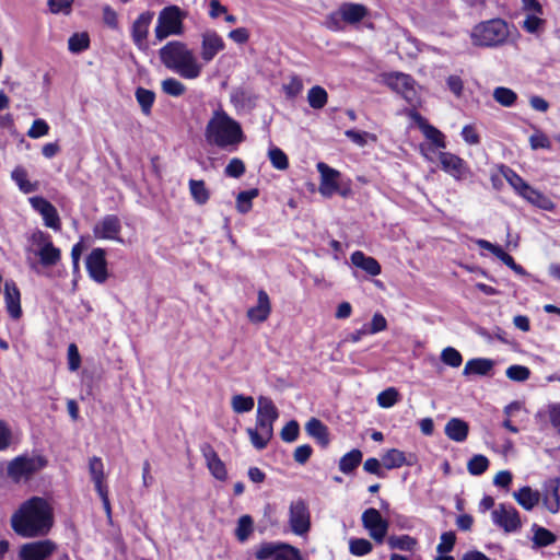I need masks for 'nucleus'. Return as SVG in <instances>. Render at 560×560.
<instances>
[{
    "mask_svg": "<svg viewBox=\"0 0 560 560\" xmlns=\"http://www.w3.org/2000/svg\"><path fill=\"white\" fill-rule=\"evenodd\" d=\"M52 524V508L47 500L39 497H33L23 502L11 516L12 529L27 538L46 535Z\"/></svg>",
    "mask_w": 560,
    "mask_h": 560,
    "instance_id": "1",
    "label": "nucleus"
},
{
    "mask_svg": "<svg viewBox=\"0 0 560 560\" xmlns=\"http://www.w3.org/2000/svg\"><path fill=\"white\" fill-rule=\"evenodd\" d=\"M205 138L208 144L233 152L244 141L245 136L241 124L222 107H218L206 125Z\"/></svg>",
    "mask_w": 560,
    "mask_h": 560,
    "instance_id": "2",
    "label": "nucleus"
},
{
    "mask_svg": "<svg viewBox=\"0 0 560 560\" xmlns=\"http://www.w3.org/2000/svg\"><path fill=\"white\" fill-rule=\"evenodd\" d=\"M161 62L170 70L178 73L182 78L194 80L202 71L192 50L179 40H172L159 50Z\"/></svg>",
    "mask_w": 560,
    "mask_h": 560,
    "instance_id": "3",
    "label": "nucleus"
},
{
    "mask_svg": "<svg viewBox=\"0 0 560 560\" xmlns=\"http://www.w3.org/2000/svg\"><path fill=\"white\" fill-rule=\"evenodd\" d=\"M509 34V26L504 20L491 19L475 25L470 38L475 46L495 47L504 44Z\"/></svg>",
    "mask_w": 560,
    "mask_h": 560,
    "instance_id": "4",
    "label": "nucleus"
},
{
    "mask_svg": "<svg viewBox=\"0 0 560 560\" xmlns=\"http://www.w3.org/2000/svg\"><path fill=\"white\" fill-rule=\"evenodd\" d=\"M187 18V12L177 5L163 8L158 18L154 28L158 40H163L171 35H182L184 33L183 21Z\"/></svg>",
    "mask_w": 560,
    "mask_h": 560,
    "instance_id": "5",
    "label": "nucleus"
},
{
    "mask_svg": "<svg viewBox=\"0 0 560 560\" xmlns=\"http://www.w3.org/2000/svg\"><path fill=\"white\" fill-rule=\"evenodd\" d=\"M46 465V460L38 455H21L9 462L7 472L14 482L28 480L34 474L39 471Z\"/></svg>",
    "mask_w": 560,
    "mask_h": 560,
    "instance_id": "6",
    "label": "nucleus"
},
{
    "mask_svg": "<svg viewBox=\"0 0 560 560\" xmlns=\"http://www.w3.org/2000/svg\"><path fill=\"white\" fill-rule=\"evenodd\" d=\"M383 82L393 91L400 94L409 104L418 102L416 81L406 73L390 72L383 74Z\"/></svg>",
    "mask_w": 560,
    "mask_h": 560,
    "instance_id": "7",
    "label": "nucleus"
},
{
    "mask_svg": "<svg viewBox=\"0 0 560 560\" xmlns=\"http://www.w3.org/2000/svg\"><path fill=\"white\" fill-rule=\"evenodd\" d=\"M491 518L494 525L502 528L505 533H515L522 527V521L518 511L504 503L495 506L491 512Z\"/></svg>",
    "mask_w": 560,
    "mask_h": 560,
    "instance_id": "8",
    "label": "nucleus"
},
{
    "mask_svg": "<svg viewBox=\"0 0 560 560\" xmlns=\"http://www.w3.org/2000/svg\"><path fill=\"white\" fill-rule=\"evenodd\" d=\"M361 520L370 537L377 544H382L388 532V521L383 518L380 511L374 508L366 509L362 513Z\"/></svg>",
    "mask_w": 560,
    "mask_h": 560,
    "instance_id": "9",
    "label": "nucleus"
},
{
    "mask_svg": "<svg viewBox=\"0 0 560 560\" xmlns=\"http://www.w3.org/2000/svg\"><path fill=\"white\" fill-rule=\"evenodd\" d=\"M57 550V545L50 539L23 544L18 552L20 560H47Z\"/></svg>",
    "mask_w": 560,
    "mask_h": 560,
    "instance_id": "10",
    "label": "nucleus"
},
{
    "mask_svg": "<svg viewBox=\"0 0 560 560\" xmlns=\"http://www.w3.org/2000/svg\"><path fill=\"white\" fill-rule=\"evenodd\" d=\"M289 524L295 535H305L311 527V515L303 500L293 501L289 508Z\"/></svg>",
    "mask_w": 560,
    "mask_h": 560,
    "instance_id": "11",
    "label": "nucleus"
},
{
    "mask_svg": "<svg viewBox=\"0 0 560 560\" xmlns=\"http://www.w3.org/2000/svg\"><path fill=\"white\" fill-rule=\"evenodd\" d=\"M439 161L442 170L457 182L466 180L471 176L467 163L451 152H440Z\"/></svg>",
    "mask_w": 560,
    "mask_h": 560,
    "instance_id": "12",
    "label": "nucleus"
},
{
    "mask_svg": "<svg viewBox=\"0 0 560 560\" xmlns=\"http://www.w3.org/2000/svg\"><path fill=\"white\" fill-rule=\"evenodd\" d=\"M316 168L320 174L319 192L324 197H331L334 194H341L346 196V191H340L339 177L340 172L330 167L324 162H318Z\"/></svg>",
    "mask_w": 560,
    "mask_h": 560,
    "instance_id": "13",
    "label": "nucleus"
},
{
    "mask_svg": "<svg viewBox=\"0 0 560 560\" xmlns=\"http://www.w3.org/2000/svg\"><path fill=\"white\" fill-rule=\"evenodd\" d=\"M279 411L269 397L260 396L257 404L256 428L273 433V422Z\"/></svg>",
    "mask_w": 560,
    "mask_h": 560,
    "instance_id": "14",
    "label": "nucleus"
},
{
    "mask_svg": "<svg viewBox=\"0 0 560 560\" xmlns=\"http://www.w3.org/2000/svg\"><path fill=\"white\" fill-rule=\"evenodd\" d=\"M121 222L115 214L103 217L93 228V234L97 240L116 241L122 243L120 237Z\"/></svg>",
    "mask_w": 560,
    "mask_h": 560,
    "instance_id": "15",
    "label": "nucleus"
},
{
    "mask_svg": "<svg viewBox=\"0 0 560 560\" xmlns=\"http://www.w3.org/2000/svg\"><path fill=\"white\" fill-rule=\"evenodd\" d=\"M88 273L97 283H104L108 278L106 253L103 248H94L85 260Z\"/></svg>",
    "mask_w": 560,
    "mask_h": 560,
    "instance_id": "16",
    "label": "nucleus"
},
{
    "mask_svg": "<svg viewBox=\"0 0 560 560\" xmlns=\"http://www.w3.org/2000/svg\"><path fill=\"white\" fill-rule=\"evenodd\" d=\"M225 48L224 39L214 30H207L201 34V59L209 63Z\"/></svg>",
    "mask_w": 560,
    "mask_h": 560,
    "instance_id": "17",
    "label": "nucleus"
},
{
    "mask_svg": "<svg viewBox=\"0 0 560 560\" xmlns=\"http://www.w3.org/2000/svg\"><path fill=\"white\" fill-rule=\"evenodd\" d=\"M28 201L32 208L42 215L47 228L60 230V218L52 203L39 196L31 197Z\"/></svg>",
    "mask_w": 560,
    "mask_h": 560,
    "instance_id": "18",
    "label": "nucleus"
},
{
    "mask_svg": "<svg viewBox=\"0 0 560 560\" xmlns=\"http://www.w3.org/2000/svg\"><path fill=\"white\" fill-rule=\"evenodd\" d=\"M559 489L560 478H550L541 486L540 501L544 508L552 514H557L560 511Z\"/></svg>",
    "mask_w": 560,
    "mask_h": 560,
    "instance_id": "19",
    "label": "nucleus"
},
{
    "mask_svg": "<svg viewBox=\"0 0 560 560\" xmlns=\"http://www.w3.org/2000/svg\"><path fill=\"white\" fill-rule=\"evenodd\" d=\"M154 18L152 11L142 12L132 23L131 26V38L133 44L141 50L147 49V38L149 35V28Z\"/></svg>",
    "mask_w": 560,
    "mask_h": 560,
    "instance_id": "20",
    "label": "nucleus"
},
{
    "mask_svg": "<svg viewBox=\"0 0 560 560\" xmlns=\"http://www.w3.org/2000/svg\"><path fill=\"white\" fill-rule=\"evenodd\" d=\"M200 451L210 474L220 481L226 480L228 470L225 464L221 460L214 448L210 444L205 443L201 445Z\"/></svg>",
    "mask_w": 560,
    "mask_h": 560,
    "instance_id": "21",
    "label": "nucleus"
},
{
    "mask_svg": "<svg viewBox=\"0 0 560 560\" xmlns=\"http://www.w3.org/2000/svg\"><path fill=\"white\" fill-rule=\"evenodd\" d=\"M4 301L9 315L19 319L22 315L21 293L13 280H7L4 283Z\"/></svg>",
    "mask_w": 560,
    "mask_h": 560,
    "instance_id": "22",
    "label": "nucleus"
},
{
    "mask_svg": "<svg viewBox=\"0 0 560 560\" xmlns=\"http://www.w3.org/2000/svg\"><path fill=\"white\" fill-rule=\"evenodd\" d=\"M345 24L357 25L369 15V9L361 3L343 2L338 7Z\"/></svg>",
    "mask_w": 560,
    "mask_h": 560,
    "instance_id": "23",
    "label": "nucleus"
},
{
    "mask_svg": "<svg viewBox=\"0 0 560 560\" xmlns=\"http://www.w3.org/2000/svg\"><path fill=\"white\" fill-rule=\"evenodd\" d=\"M271 313L270 299L266 291L259 290L257 304L247 311V317L252 323L258 324L267 320Z\"/></svg>",
    "mask_w": 560,
    "mask_h": 560,
    "instance_id": "24",
    "label": "nucleus"
},
{
    "mask_svg": "<svg viewBox=\"0 0 560 560\" xmlns=\"http://www.w3.org/2000/svg\"><path fill=\"white\" fill-rule=\"evenodd\" d=\"M350 260L354 267L365 271L370 276H378L382 271L378 261L361 250L353 252L350 256Z\"/></svg>",
    "mask_w": 560,
    "mask_h": 560,
    "instance_id": "25",
    "label": "nucleus"
},
{
    "mask_svg": "<svg viewBox=\"0 0 560 560\" xmlns=\"http://www.w3.org/2000/svg\"><path fill=\"white\" fill-rule=\"evenodd\" d=\"M494 366V361L487 358H476L470 359L466 362L465 368L463 370V375H479L487 376L489 375Z\"/></svg>",
    "mask_w": 560,
    "mask_h": 560,
    "instance_id": "26",
    "label": "nucleus"
},
{
    "mask_svg": "<svg viewBox=\"0 0 560 560\" xmlns=\"http://www.w3.org/2000/svg\"><path fill=\"white\" fill-rule=\"evenodd\" d=\"M444 432L450 440L462 443L468 436L469 425L459 418H452L446 422Z\"/></svg>",
    "mask_w": 560,
    "mask_h": 560,
    "instance_id": "27",
    "label": "nucleus"
},
{
    "mask_svg": "<svg viewBox=\"0 0 560 560\" xmlns=\"http://www.w3.org/2000/svg\"><path fill=\"white\" fill-rule=\"evenodd\" d=\"M515 501L526 511H532L540 502V492L528 486L520 488L513 492Z\"/></svg>",
    "mask_w": 560,
    "mask_h": 560,
    "instance_id": "28",
    "label": "nucleus"
},
{
    "mask_svg": "<svg viewBox=\"0 0 560 560\" xmlns=\"http://www.w3.org/2000/svg\"><path fill=\"white\" fill-rule=\"evenodd\" d=\"M520 196L539 209L547 211H552L555 209V203L552 200L539 190L532 187L529 184Z\"/></svg>",
    "mask_w": 560,
    "mask_h": 560,
    "instance_id": "29",
    "label": "nucleus"
},
{
    "mask_svg": "<svg viewBox=\"0 0 560 560\" xmlns=\"http://www.w3.org/2000/svg\"><path fill=\"white\" fill-rule=\"evenodd\" d=\"M306 433L315 439L322 446L329 443L328 428L317 418H311L305 424Z\"/></svg>",
    "mask_w": 560,
    "mask_h": 560,
    "instance_id": "30",
    "label": "nucleus"
},
{
    "mask_svg": "<svg viewBox=\"0 0 560 560\" xmlns=\"http://www.w3.org/2000/svg\"><path fill=\"white\" fill-rule=\"evenodd\" d=\"M89 472L94 483L95 490L106 488L104 464L101 457L93 456L89 459Z\"/></svg>",
    "mask_w": 560,
    "mask_h": 560,
    "instance_id": "31",
    "label": "nucleus"
},
{
    "mask_svg": "<svg viewBox=\"0 0 560 560\" xmlns=\"http://www.w3.org/2000/svg\"><path fill=\"white\" fill-rule=\"evenodd\" d=\"M362 452L360 450H352L345 454L339 460V470L343 474H351L362 460Z\"/></svg>",
    "mask_w": 560,
    "mask_h": 560,
    "instance_id": "32",
    "label": "nucleus"
},
{
    "mask_svg": "<svg viewBox=\"0 0 560 560\" xmlns=\"http://www.w3.org/2000/svg\"><path fill=\"white\" fill-rule=\"evenodd\" d=\"M11 178L15 182L20 190L24 194L34 192L37 190V184L31 183L27 179V172L22 166H18L12 171Z\"/></svg>",
    "mask_w": 560,
    "mask_h": 560,
    "instance_id": "33",
    "label": "nucleus"
},
{
    "mask_svg": "<svg viewBox=\"0 0 560 560\" xmlns=\"http://www.w3.org/2000/svg\"><path fill=\"white\" fill-rule=\"evenodd\" d=\"M37 255L39 256L40 262L44 266H54L60 259V250L55 247L51 242H46L40 247Z\"/></svg>",
    "mask_w": 560,
    "mask_h": 560,
    "instance_id": "34",
    "label": "nucleus"
},
{
    "mask_svg": "<svg viewBox=\"0 0 560 560\" xmlns=\"http://www.w3.org/2000/svg\"><path fill=\"white\" fill-rule=\"evenodd\" d=\"M189 191L194 201L198 205H205L210 198V192L203 180L190 179Z\"/></svg>",
    "mask_w": 560,
    "mask_h": 560,
    "instance_id": "35",
    "label": "nucleus"
},
{
    "mask_svg": "<svg viewBox=\"0 0 560 560\" xmlns=\"http://www.w3.org/2000/svg\"><path fill=\"white\" fill-rule=\"evenodd\" d=\"M493 100L503 107H512L517 101V94L505 86H497L492 93Z\"/></svg>",
    "mask_w": 560,
    "mask_h": 560,
    "instance_id": "36",
    "label": "nucleus"
},
{
    "mask_svg": "<svg viewBox=\"0 0 560 560\" xmlns=\"http://www.w3.org/2000/svg\"><path fill=\"white\" fill-rule=\"evenodd\" d=\"M328 101L326 90L319 85H315L308 90L307 102L313 109H322Z\"/></svg>",
    "mask_w": 560,
    "mask_h": 560,
    "instance_id": "37",
    "label": "nucleus"
},
{
    "mask_svg": "<svg viewBox=\"0 0 560 560\" xmlns=\"http://www.w3.org/2000/svg\"><path fill=\"white\" fill-rule=\"evenodd\" d=\"M387 544L390 549L412 551L417 546V539L409 535L390 536L387 539Z\"/></svg>",
    "mask_w": 560,
    "mask_h": 560,
    "instance_id": "38",
    "label": "nucleus"
},
{
    "mask_svg": "<svg viewBox=\"0 0 560 560\" xmlns=\"http://www.w3.org/2000/svg\"><path fill=\"white\" fill-rule=\"evenodd\" d=\"M420 129L424 137L430 140L436 148L444 149L446 147L444 135L434 126L429 125L425 121H421Z\"/></svg>",
    "mask_w": 560,
    "mask_h": 560,
    "instance_id": "39",
    "label": "nucleus"
},
{
    "mask_svg": "<svg viewBox=\"0 0 560 560\" xmlns=\"http://www.w3.org/2000/svg\"><path fill=\"white\" fill-rule=\"evenodd\" d=\"M246 432L249 436L250 443L257 450H264L268 445L269 441L271 440V438L273 435V433H271V432L265 433V430H259L258 428H256V429L248 428L246 430Z\"/></svg>",
    "mask_w": 560,
    "mask_h": 560,
    "instance_id": "40",
    "label": "nucleus"
},
{
    "mask_svg": "<svg viewBox=\"0 0 560 560\" xmlns=\"http://www.w3.org/2000/svg\"><path fill=\"white\" fill-rule=\"evenodd\" d=\"M382 463L387 469L399 468L405 465L406 457L404 452L397 448H392L384 454Z\"/></svg>",
    "mask_w": 560,
    "mask_h": 560,
    "instance_id": "41",
    "label": "nucleus"
},
{
    "mask_svg": "<svg viewBox=\"0 0 560 560\" xmlns=\"http://www.w3.org/2000/svg\"><path fill=\"white\" fill-rule=\"evenodd\" d=\"M136 98L139 103L141 110L143 114L149 115L151 113V108L153 106L155 94L151 90H147L144 88H138L136 90Z\"/></svg>",
    "mask_w": 560,
    "mask_h": 560,
    "instance_id": "42",
    "label": "nucleus"
},
{
    "mask_svg": "<svg viewBox=\"0 0 560 560\" xmlns=\"http://www.w3.org/2000/svg\"><path fill=\"white\" fill-rule=\"evenodd\" d=\"M258 196L257 189L241 191L236 197V209L240 213H247L253 207V199Z\"/></svg>",
    "mask_w": 560,
    "mask_h": 560,
    "instance_id": "43",
    "label": "nucleus"
},
{
    "mask_svg": "<svg viewBox=\"0 0 560 560\" xmlns=\"http://www.w3.org/2000/svg\"><path fill=\"white\" fill-rule=\"evenodd\" d=\"M231 406L234 412L244 413L249 412L254 408L255 401L252 396L237 394L232 397Z\"/></svg>",
    "mask_w": 560,
    "mask_h": 560,
    "instance_id": "44",
    "label": "nucleus"
},
{
    "mask_svg": "<svg viewBox=\"0 0 560 560\" xmlns=\"http://www.w3.org/2000/svg\"><path fill=\"white\" fill-rule=\"evenodd\" d=\"M489 467V459L481 454L474 455L467 463V470L472 476L482 475Z\"/></svg>",
    "mask_w": 560,
    "mask_h": 560,
    "instance_id": "45",
    "label": "nucleus"
},
{
    "mask_svg": "<svg viewBox=\"0 0 560 560\" xmlns=\"http://www.w3.org/2000/svg\"><path fill=\"white\" fill-rule=\"evenodd\" d=\"M533 530V541L537 547H546L556 541V535L544 527L534 525Z\"/></svg>",
    "mask_w": 560,
    "mask_h": 560,
    "instance_id": "46",
    "label": "nucleus"
},
{
    "mask_svg": "<svg viewBox=\"0 0 560 560\" xmlns=\"http://www.w3.org/2000/svg\"><path fill=\"white\" fill-rule=\"evenodd\" d=\"M268 158L271 165L279 171H284L289 167V160L287 154L277 147H272L268 150Z\"/></svg>",
    "mask_w": 560,
    "mask_h": 560,
    "instance_id": "47",
    "label": "nucleus"
},
{
    "mask_svg": "<svg viewBox=\"0 0 560 560\" xmlns=\"http://www.w3.org/2000/svg\"><path fill=\"white\" fill-rule=\"evenodd\" d=\"M162 91L171 96L178 97L186 92V86L177 79L167 78L161 83Z\"/></svg>",
    "mask_w": 560,
    "mask_h": 560,
    "instance_id": "48",
    "label": "nucleus"
},
{
    "mask_svg": "<svg viewBox=\"0 0 560 560\" xmlns=\"http://www.w3.org/2000/svg\"><path fill=\"white\" fill-rule=\"evenodd\" d=\"M253 532V518L249 515H243L238 518L235 535L242 542L248 539Z\"/></svg>",
    "mask_w": 560,
    "mask_h": 560,
    "instance_id": "49",
    "label": "nucleus"
},
{
    "mask_svg": "<svg viewBox=\"0 0 560 560\" xmlns=\"http://www.w3.org/2000/svg\"><path fill=\"white\" fill-rule=\"evenodd\" d=\"M502 175L518 195H521L528 186V184L518 174L509 167H505L502 171Z\"/></svg>",
    "mask_w": 560,
    "mask_h": 560,
    "instance_id": "50",
    "label": "nucleus"
},
{
    "mask_svg": "<svg viewBox=\"0 0 560 560\" xmlns=\"http://www.w3.org/2000/svg\"><path fill=\"white\" fill-rule=\"evenodd\" d=\"M441 361L451 368H458L463 363V357L455 348L446 347L441 352Z\"/></svg>",
    "mask_w": 560,
    "mask_h": 560,
    "instance_id": "51",
    "label": "nucleus"
},
{
    "mask_svg": "<svg viewBox=\"0 0 560 560\" xmlns=\"http://www.w3.org/2000/svg\"><path fill=\"white\" fill-rule=\"evenodd\" d=\"M373 549L372 544L364 538H352L349 541V550L353 556L362 557L370 553Z\"/></svg>",
    "mask_w": 560,
    "mask_h": 560,
    "instance_id": "52",
    "label": "nucleus"
},
{
    "mask_svg": "<svg viewBox=\"0 0 560 560\" xmlns=\"http://www.w3.org/2000/svg\"><path fill=\"white\" fill-rule=\"evenodd\" d=\"M538 13H527L522 27L530 34L538 33L545 25V20Z\"/></svg>",
    "mask_w": 560,
    "mask_h": 560,
    "instance_id": "53",
    "label": "nucleus"
},
{
    "mask_svg": "<svg viewBox=\"0 0 560 560\" xmlns=\"http://www.w3.org/2000/svg\"><path fill=\"white\" fill-rule=\"evenodd\" d=\"M279 542H264L255 551L257 560H273L279 547Z\"/></svg>",
    "mask_w": 560,
    "mask_h": 560,
    "instance_id": "54",
    "label": "nucleus"
},
{
    "mask_svg": "<svg viewBox=\"0 0 560 560\" xmlns=\"http://www.w3.org/2000/svg\"><path fill=\"white\" fill-rule=\"evenodd\" d=\"M398 390L394 387H388L377 395V404L382 408H390L398 401Z\"/></svg>",
    "mask_w": 560,
    "mask_h": 560,
    "instance_id": "55",
    "label": "nucleus"
},
{
    "mask_svg": "<svg viewBox=\"0 0 560 560\" xmlns=\"http://www.w3.org/2000/svg\"><path fill=\"white\" fill-rule=\"evenodd\" d=\"M508 378L514 382H525L529 378L530 371L527 366L514 364L506 369Z\"/></svg>",
    "mask_w": 560,
    "mask_h": 560,
    "instance_id": "56",
    "label": "nucleus"
},
{
    "mask_svg": "<svg viewBox=\"0 0 560 560\" xmlns=\"http://www.w3.org/2000/svg\"><path fill=\"white\" fill-rule=\"evenodd\" d=\"M89 44L90 39L86 33L73 34L68 40L69 50L72 52L85 50L89 47Z\"/></svg>",
    "mask_w": 560,
    "mask_h": 560,
    "instance_id": "57",
    "label": "nucleus"
},
{
    "mask_svg": "<svg viewBox=\"0 0 560 560\" xmlns=\"http://www.w3.org/2000/svg\"><path fill=\"white\" fill-rule=\"evenodd\" d=\"M273 560H302V558L299 549L288 544H281Z\"/></svg>",
    "mask_w": 560,
    "mask_h": 560,
    "instance_id": "58",
    "label": "nucleus"
},
{
    "mask_svg": "<svg viewBox=\"0 0 560 560\" xmlns=\"http://www.w3.org/2000/svg\"><path fill=\"white\" fill-rule=\"evenodd\" d=\"M303 90V81L298 75H291L289 81L283 84V91L289 98L298 96Z\"/></svg>",
    "mask_w": 560,
    "mask_h": 560,
    "instance_id": "59",
    "label": "nucleus"
},
{
    "mask_svg": "<svg viewBox=\"0 0 560 560\" xmlns=\"http://www.w3.org/2000/svg\"><path fill=\"white\" fill-rule=\"evenodd\" d=\"M456 541V536L453 532H445L440 537V542L436 546V551L440 555H445L453 550Z\"/></svg>",
    "mask_w": 560,
    "mask_h": 560,
    "instance_id": "60",
    "label": "nucleus"
},
{
    "mask_svg": "<svg viewBox=\"0 0 560 560\" xmlns=\"http://www.w3.org/2000/svg\"><path fill=\"white\" fill-rule=\"evenodd\" d=\"M345 136L359 147H364L368 143V139L373 141L376 140L374 135H371L366 131H357L353 129L346 130Z\"/></svg>",
    "mask_w": 560,
    "mask_h": 560,
    "instance_id": "61",
    "label": "nucleus"
},
{
    "mask_svg": "<svg viewBox=\"0 0 560 560\" xmlns=\"http://www.w3.org/2000/svg\"><path fill=\"white\" fill-rule=\"evenodd\" d=\"M324 25L332 32H341L345 30V22L339 9L327 15Z\"/></svg>",
    "mask_w": 560,
    "mask_h": 560,
    "instance_id": "62",
    "label": "nucleus"
},
{
    "mask_svg": "<svg viewBox=\"0 0 560 560\" xmlns=\"http://www.w3.org/2000/svg\"><path fill=\"white\" fill-rule=\"evenodd\" d=\"M300 427L295 420L289 421L281 430V439L284 442L292 443L299 438Z\"/></svg>",
    "mask_w": 560,
    "mask_h": 560,
    "instance_id": "63",
    "label": "nucleus"
},
{
    "mask_svg": "<svg viewBox=\"0 0 560 560\" xmlns=\"http://www.w3.org/2000/svg\"><path fill=\"white\" fill-rule=\"evenodd\" d=\"M224 173L229 177L238 178L245 173V164L241 159L234 158L226 165Z\"/></svg>",
    "mask_w": 560,
    "mask_h": 560,
    "instance_id": "64",
    "label": "nucleus"
}]
</instances>
